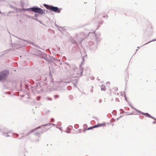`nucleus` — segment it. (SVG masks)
<instances>
[{"mask_svg":"<svg viewBox=\"0 0 156 156\" xmlns=\"http://www.w3.org/2000/svg\"><path fill=\"white\" fill-rule=\"evenodd\" d=\"M84 126H87V125H85Z\"/></svg>","mask_w":156,"mask_h":156,"instance_id":"9b49d317","label":"nucleus"},{"mask_svg":"<svg viewBox=\"0 0 156 156\" xmlns=\"http://www.w3.org/2000/svg\"><path fill=\"white\" fill-rule=\"evenodd\" d=\"M31 10L33 12L37 13L40 14H42L44 13L43 10L40 8L37 7H33L30 9H29L28 10Z\"/></svg>","mask_w":156,"mask_h":156,"instance_id":"f03ea898","label":"nucleus"},{"mask_svg":"<svg viewBox=\"0 0 156 156\" xmlns=\"http://www.w3.org/2000/svg\"><path fill=\"white\" fill-rule=\"evenodd\" d=\"M105 87L104 85H102L101 86V90H105Z\"/></svg>","mask_w":156,"mask_h":156,"instance_id":"6e6552de","label":"nucleus"},{"mask_svg":"<svg viewBox=\"0 0 156 156\" xmlns=\"http://www.w3.org/2000/svg\"><path fill=\"white\" fill-rule=\"evenodd\" d=\"M51 124L49 123V124H47L46 125H43V126H51Z\"/></svg>","mask_w":156,"mask_h":156,"instance_id":"1a4fd4ad","label":"nucleus"},{"mask_svg":"<svg viewBox=\"0 0 156 156\" xmlns=\"http://www.w3.org/2000/svg\"><path fill=\"white\" fill-rule=\"evenodd\" d=\"M143 114L145 116H146V117H151V116L150 115L148 114V113H143Z\"/></svg>","mask_w":156,"mask_h":156,"instance_id":"423d86ee","label":"nucleus"},{"mask_svg":"<svg viewBox=\"0 0 156 156\" xmlns=\"http://www.w3.org/2000/svg\"><path fill=\"white\" fill-rule=\"evenodd\" d=\"M50 128V127L46 128V127H44V129H47L48 130Z\"/></svg>","mask_w":156,"mask_h":156,"instance_id":"9d476101","label":"nucleus"},{"mask_svg":"<svg viewBox=\"0 0 156 156\" xmlns=\"http://www.w3.org/2000/svg\"><path fill=\"white\" fill-rule=\"evenodd\" d=\"M9 74V71L5 69L2 71L0 73V81L5 80L8 77Z\"/></svg>","mask_w":156,"mask_h":156,"instance_id":"f257e3e1","label":"nucleus"},{"mask_svg":"<svg viewBox=\"0 0 156 156\" xmlns=\"http://www.w3.org/2000/svg\"><path fill=\"white\" fill-rule=\"evenodd\" d=\"M147 31L149 32H152L153 30V28L150 26L149 27H148L147 29Z\"/></svg>","mask_w":156,"mask_h":156,"instance_id":"39448f33","label":"nucleus"},{"mask_svg":"<svg viewBox=\"0 0 156 156\" xmlns=\"http://www.w3.org/2000/svg\"><path fill=\"white\" fill-rule=\"evenodd\" d=\"M105 125V124H104V123H101V124H98L94 126H93L91 127L88 128L87 129V130H90L91 129H92L94 128H95L98 127L103 126Z\"/></svg>","mask_w":156,"mask_h":156,"instance_id":"20e7f679","label":"nucleus"},{"mask_svg":"<svg viewBox=\"0 0 156 156\" xmlns=\"http://www.w3.org/2000/svg\"><path fill=\"white\" fill-rule=\"evenodd\" d=\"M46 8L48 9H51L52 11L54 12H57L58 13H59L60 12V10L57 7L47 5Z\"/></svg>","mask_w":156,"mask_h":156,"instance_id":"7ed1b4c3","label":"nucleus"},{"mask_svg":"<svg viewBox=\"0 0 156 156\" xmlns=\"http://www.w3.org/2000/svg\"><path fill=\"white\" fill-rule=\"evenodd\" d=\"M40 127L39 126L38 127H37L36 128L34 129H33V130H31V132L30 133H32V132H33L35 130H37V129H39V128H40Z\"/></svg>","mask_w":156,"mask_h":156,"instance_id":"0eeeda50","label":"nucleus"}]
</instances>
